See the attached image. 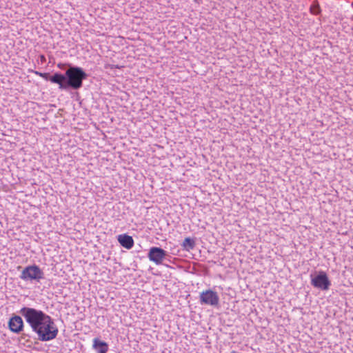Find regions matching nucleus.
<instances>
[{
	"instance_id": "obj_1",
	"label": "nucleus",
	"mask_w": 353,
	"mask_h": 353,
	"mask_svg": "<svg viewBox=\"0 0 353 353\" xmlns=\"http://www.w3.org/2000/svg\"><path fill=\"white\" fill-rule=\"evenodd\" d=\"M19 313L37 334L38 340L49 341L55 339L59 330L52 317L41 310L33 307H23Z\"/></svg>"
},
{
	"instance_id": "obj_2",
	"label": "nucleus",
	"mask_w": 353,
	"mask_h": 353,
	"mask_svg": "<svg viewBox=\"0 0 353 353\" xmlns=\"http://www.w3.org/2000/svg\"><path fill=\"white\" fill-rule=\"evenodd\" d=\"M88 74L80 67L70 66L65 74L56 72L52 79L53 83L59 85L61 90L71 88L79 90L83 85V80L86 79Z\"/></svg>"
},
{
	"instance_id": "obj_3",
	"label": "nucleus",
	"mask_w": 353,
	"mask_h": 353,
	"mask_svg": "<svg viewBox=\"0 0 353 353\" xmlns=\"http://www.w3.org/2000/svg\"><path fill=\"white\" fill-rule=\"evenodd\" d=\"M20 278L23 281H32L35 280L39 281L44 278V273L36 265H28L22 270Z\"/></svg>"
},
{
	"instance_id": "obj_4",
	"label": "nucleus",
	"mask_w": 353,
	"mask_h": 353,
	"mask_svg": "<svg viewBox=\"0 0 353 353\" xmlns=\"http://www.w3.org/2000/svg\"><path fill=\"white\" fill-rule=\"evenodd\" d=\"M311 276V284L316 288L321 290H327L331 285L330 281L329 280L327 275L323 271H321L317 275Z\"/></svg>"
},
{
	"instance_id": "obj_5",
	"label": "nucleus",
	"mask_w": 353,
	"mask_h": 353,
	"mask_svg": "<svg viewBox=\"0 0 353 353\" xmlns=\"http://www.w3.org/2000/svg\"><path fill=\"white\" fill-rule=\"evenodd\" d=\"M200 303L202 305H207L216 307L219 303V296L216 292L212 290H207L200 293Z\"/></svg>"
},
{
	"instance_id": "obj_6",
	"label": "nucleus",
	"mask_w": 353,
	"mask_h": 353,
	"mask_svg": "<svg viewBox=\"0 0 353 353\" xmlns=\"http://www.w3.org/2000/svg\"><path fill=\"white\" fill-rule=\"evenodd\" d=\"M167 255V252L163 249L159 247H152L149 250L148 257L150 261L155 263L157 265H159L162 263Z\"/></svg>"
},
{
	"instance_id": "obj_7",
	"label": "nucleus",
	"mask_w": 353,
	"mask_h": 353,
	"mask_svg": "<svg viewBox=\"0 0 353 353\" xmlns=\"http://www.w3.org/2000/svg\"><path fill=\"white\" fill-rule=\"evenodd\" d=\"M8 327L11 332L16 334L20 333L24 327L22 318L17 315L12 316L8 321Z\"/></svg>"
},
{
	"instance_id": "obj_8",
	"label": "nucleus",
	"mask_w": 353,
	"mask_h": 353,
	"mask_svg": "<svg viewBox=\"0 0 353 353\" xmlns=\"http://www.w3.org/2000/svg\"><path fill=\"white\" fill-rule=\"evenodd\" d=\"M118 241L123 248L130 250L134 245V240L131 236L128 234H120L118 236Z\"/></svg>"
},
{
	"instance_id": "obj_9",
	"label": "nucleus",
	"mask_w": 353,
	"mask_h": 353,
	"mask_svg": "<svg viewBox=\"0 0 353 353\" xmlns=\"http://www.w3.org/2000/svg\"><path fill=\"white\" fill-rule=\"evenodd\" d=\"M92 347L97 350L98 353H106L108 350V343L100 341L98 338L93 339Z\"/></svg>"
},
{
	"instance_id": "obj_10",
	"label": "nucleus",
	"mask_w": 353,
	"mask_h": 353,
	"mask_svg": "<svg viewBox=\"0 0 353 353\" xmlns=\"http://www.w3.org/2000/svg\"><path fill=\"white\" fill-rule=\"evenodd\" d=\"M195 241L190 237H186L181 244L183 250L186 251L193 250L195 247Z\"/></svg>"
},
{
	"instance_id": "obj_11",
	"label": "nucleus",
	"mask_w": 353,
	"mask_h": 353,
	"mask_svg": "<svg viewBox=\"0 0 353 353\" xmlns=\"http://www.w3.org/2000/svg\"><path fill=\"white\" fill-rule=\"evenodd\" d=\"M321 10L319 1L317 0L314 1L310 8V13L317 15L321 13Z\"/></svg>"
},
{
	"instance_id": "obj_12",
	"label": "nucleus",
	"mask_w": 353,
	"mask_h": 353,
	"mask_svg": "<svg viewBox=\"0 0 353 353\" xmlns=\"http://www.w3.org/2000/svg\"><path fill=\"white\" fill-rule=\"evenodd\" d=\"M54 77V74L50 76L49 73H43V75H41V77L47 81H50L52 83L53 81H52V77Z\"/></svg>"
},
{
	"instance_id": "obj_13",
	"label": "nucleus",
	"mask_w": 353,
	"mask_h": 353,
	"mask_svg": "<svg viewBox=\"0 0 353 353\" xmlns=\"http://www.w3.org/2000/svg\"><path fill=\"white\" fill-rule=\"evenodd\" d=\"M29 334H26V333H23L22 335H21V338L23 339H26V337H29Z\"/></svg>"
},
{
	"instance_id": "obj_14",
	"label": "nucleus",
	"mask_w": 353,
	"mask_h": 353,
	"mask_svg": "<svg viewBox=\"0 0 353 353\" xmlns=\"http://www.w3.org/2000/svg\"><path fill=\"white\" fill-rule=\"evenodd\" d=\"M36 74H38L39 76H40L41 77V75H43V73L42 72H36Z\"/></svg>"
},
{
	"instance_id": "obj_15",
	"label": "nucleus",
	"mask_w": 353,
	"mask_h": 353,
	"mask_svg": "<svg viewBox=\"0 0 353 353\" xmlns=\"http://www.w3.org/2000/svg\"><path fill=\"white\" fill-rule=\"evenodd\" d=\"M41 60H45V59H45V57H44L43 55H41Z\"/></svg>"
}]
</instances>
